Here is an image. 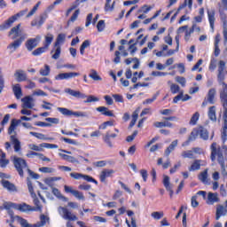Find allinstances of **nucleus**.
Instances as JSON below:
<instances>
[{"instance_id":"obj_1","label":"nucleus","mask_w":227,"mask_h":227,"mask_svg":"<svg viewBox=\"0 0 227 227\" xmlns=\"http://www.w3.org/2000/svg\"><path fill=\"white\" fill-rule=\"evenodd\" d=\"M217 158V162L222 168L223 175L226 174V166L224 165V160L227 159V146L222 145V147L217 146V143H213L211 145V160L212 162L215 161Z\"/></svg>"},{"instance_id":"obj_2","label":"nucleus","mask_w":227,"mask_h":227,"mask_svg":"<svg viewBox=\"0 0 227 227\" xmlns=\"http://www.w3.org/2000/svg\"><path fill=\"white\" fill-rule=\"evenodd\" d=\"M221 89L219 90L220 100L223 107V124L222 129V141L226 143L227 139V84L220 85Z\"/></svg>"},{"instance_id":"obj_3","label":"nucleus","mask_w":227,"mask_h":227,"mask_svg":"<svg viewBox=\"0 0 227 227\" xmlns=\"http://www.w3.org/2000/svg\"><path fill=\"white\" fill-rule=\"evenodd\" d=\"M12 160L16 171H18L20 176L23 178L24 171L29 170V166L27 165V161H26V160L18 156H12Z\"/></svg>"},{"instance_id":"obj_4","label":"nucleus","mask_w":227,"mask_h":227,"mask_svg":"<svg viewBox=\"0 0 227 227\" xmlns=\"http://www.w3.org/2000/svg\"><path fill=\"white\" fill-rule=\"evenodd\" d=\"M65 93H68V95H71V97H74L75 98H87V100H85V104H91V102H98L100 99L93 95L90 96H86V94L82 93L79 90H74L70 88H67L65 89Z\"/></svg>"},{"instance_id":"obj_5","label":"nucleus","mask_w":227,"mask_h":227,"mask_svg":"<svg viewBox=\"0 0 227 227\" xmlns=\"http://www.w3.org/2000/svg\"><path fill=\"white\" fill-rule=\"evenodd\" d=\"M16 219L18 223H20L21 227H43L45 226L47 223H49V216L45 215H41L40 222L36 223L35 224H30L29 223H27V220L20 216H16Z\"/></svg>"},{"instance_id":"obj_6","label":"nucleus","mask_w":227,"mask_h":227,"mask_svg":"<svg viewBox=\"0 0 227 227\" xmlns=\"http://www.w3.org/2000/svg\"><path fill=\"white\" fill-rule=\"evenodd\" d=\"M27 185L28 188V192H30L33 200H34V205L35 206V207H32V212H42V205H40V200L38 198H36V193H35V190L33 188V183H31V179L27 178Z\"/></svg>"},{"instance_id":"obj_7","label":"nucleus","mask_w":227,"mask_h":227,"mask_svg":"<svg viewBox=\"0 0 227 227\" xmlns=\"http://www.w3.org/2000/svg\"><path fill=\"white\" fill-rule=\"evenodd\" d=\"M59 214H60L63 219H66L67 221H77V216L72 214L67 207H59Z\"/></svg>"},{"instance_id":"obj_8","label":"nucleus","mask_w":227,"mask_h":227,"mask_svg":"<svg viewBox=\"0 0 227 227\" xmlns=\"http://www.w3.org/2000/svg\"><path fill=\"white\" fill-rule=\"evenodd\" d=\"M70 176L74 180H81V178H83V180H85L86 182H92V184H95L96 185L98 184V182L95 180L93 177L88 175H83L82 173L72 172L70 173Z\"/></svg>"},{"instance_id":"obj_9","label":"nucleus","mask_w":227,"mask_h":227,"mask_svg":"<svg viewBox=\"0 0 227 227\" xmlns=\"http://www.w3.org/2000/svg\"><path fill=\"white\" fill-rule=\"evenodd\" d=\"M40 40H42V36L37 35L35 38H29L25 43L26 49L31 52L33 49H35V47H38V43H40Z\"/></svg>"},{"instance_id":"obj_10","label":"nucleus","mask_w":227,"mask_h":227,"mask_svg":"<svg viewBox=\"0 0 227 227\" xmlns=\"http://www.w3.org/2000/svg\"><path fill=\"white\" fill-rule=\"evenodd\" d=\"M192 132V136L196 137H198V136H200V139H204L205 141H207V139H208V131L207 130V129L203 128V127H199V128H195L193 129Z\"/></svg>"},{"instance_id":"obj_11","label":"nucleus","mask_w":227,"mask_h":227,"mask_svg":"<svg viewBox=\"0 0 227 227\" xmlns=\"http://www.w3.org/2000/svg\"><path fill=\"white\" fill-rule=\"evenodd\" d=\"M78 75H81V74L74 72L60 73L55 76V81H68V79H74V77H78Z\"/></svg>"},{"instance_id":"obj_12","label":"nucleus","mask_w":227,"mask_h":227,"mask_svg":"<svg viewBox=\"0 0 227 227\" xmlns=\"http://www.w3.org/2000/svg\"><path fill=\"white\" fill-rule=\"evenodd\" d=\"M21 102L22 108L33 109L35 107V98H33V96H26L21 98Z\"/></svg>"},{"instance_id":"obj_13","label":"nucleus","mask_w":227,"mask_h":227,"mask_svg":"<svg viewBox=\"0 0 227 227\" xmlns=\"http://www.w3.org/2000/svg\"><path fill=\"white\" fill-rule=\"evenodd\" d=\"M24 40H26V36H20L19 39H16L14 42L10 43L7 46V49H9V51L12 52H15V51H17V49L22 45V42H24Z\"/></svg>"},{"instance_id":"obj_14","label":"nucleus","mask_w":227,"mask_h":227,"mask_svg":"<svg viewBox=\"0 0 227 227\" xmlns=\"http://www.w3.org/2000/svg\"><path fill=\"white\" fill-rule=\"evenodd\" d=\"M14 77L17 82H24L27 81V74L22 69H18L14 73Z\"/></svg>"},{"instance_id":"obj_15","label":"nucleus","mask_w":227,"mask_h":227,"mask_svg":"<svg viewBox=\"0 0 227 227\" xmlns=\"http://www.w3.org/2000/svg\"><path fill=\"white\" fill-rule=\"evenodd\" d=\"M1 184L2 187H4V189H6V191H8L9 192H17V186H15L13 183L5 179H2Z\"/></svg>"},{"instance_id":"obj_16","label":"nucleus","mask_w":227,"mask_h":227,"mask_svg":"<svg viewBox=\"0 0 227 227\" xmlns=\"http://www.w3.org/2000/svg\"><path fill=\"white\" fill-rule=\"evenodd\" d=\"M114 175V170L111 168H105L101 171L99 175V180L100 182H106V179L113 176Z\"/></svg>"},{"instance_id":"obj_17","label":"nucleus","mask_w":227,"mask_h":227,"mask_svg":"<svg viewBox=\"0 0 227 227\" xmlns=\"http://www.w3.org/2000/svg\"><path fill=\"white\" fill-rule=\"evenodd\" d=\"M9 36H12V40L19 38V36H25L22 35V31L20 30V24H18L16 27H13L11 31L9 32Z\"/></svg>"},{"instance_id":"obj_18","label":"nucleus","mask_w":227,"mask_h":227,"mask_svg":"<svg viewBox=\"0 0 227 227\" xmlns=\"http://www.w3.org/2000/svg\"><path fill=\"white\" fill-rule=\"evenodd\" d=\"M16 17L12 16L7 20H5L2 25H0V31H4L6 29H10L12 26H13V23L16 21Z\"/></svg>"},{"instance_id":"obj_19","label":"nucleus","mask_w":227,"mask_h":227,"mask_svg":"<svg viewBox=\"0 0 227 227\" xmlns=\"http://www.w3.org/2000/svg\"><path fill=\"white\" fill-rule=\"evenodd\" d=\"M206 203L207 205H214V203H219V195L215 192H208L206 199Z\"/></svg>"},{"instance_id":"obj_20","label":"nucleus","mask_w":227,"mask_h":227,"mask_svg":"<svg viewBox=\"0 0 227 227\" xmlns=\"http://www.w3.org/2000/svg\"><path fill=\"white\" fill-rule=\"evenodd\" d=\"M207 19H208L209 26L212 29V33H214V24L215 22V10L214 9L207 10Z\"/></svg>"},{"instance_id":"obj_21","label":"nucleus","mask_w":227,"mask_h":227,"mask_svg":"<svg viewBox=\"0 0 227 227\" xmlns=\"http://www.w3.org/2000/svg\"><path fill=\"white\" fill-rule=\"evenodd\" d=\"M11 143L13 145L14 152L19 153L21 150L20 140L15 135L11 136Z\"/></svg>"},{"instance_id":"obj_22","label":"nucleus","mask_w":227,"mask_h":227,"mask_svg":"<svg viewBox=\"0 0 227 227\" xmlns=\"http://www.w3.org/2000/svg\"><path fill=\"white\" fill-rule=\"evenodd\" d=\"M16 210H19L20 212H33V207L27 203H16Z\"/></svg>"},{"instance_id":"obj_23","label":"nucleus","mask_w":227,"mask_h":227,"mask_svg":"<svg viewBox=\"0 0 227 227\" xmlns=\"http://www.w3.org/2000/svg\"><path fill=\"white\" fill-rule=\"evenodd\" d=\"M96 110L98 111V113H101V114H103L104 116H110V117L114 116V114H113V111H110L109 108L106 106H98L96 108Z\"/></svg>"},{"instance_id":"obj_24","label":"nucleus","mask_w":227,"mask_h":227,"mask_svg":"<svg viewBox=\"0 0 227 227\" xmlns=\"http://www.w3.org/2000/svg\"><path fill=\"white\" fill-rule=\"evenodd\" d=\"M12 91L17 100H20V98L22 97V87H20V84L19 83L14 84L12 86Z\"/></svg>"},{"instance_id":"obj_25","label":"nucleus","mask_w":227,"mask_h":227,"mask_svg":"<svg viewBox=\"0 0 227 227\" xmlns=\"http://www.w3.org/2000/svg\"><path fill=\"white\" fill-rule=\"evenodd\" d=\"M215 93H216V90L215 88H212L208 90L207 96V100L208 104H215Z\"/></svg>"},{"instance_id":"obj_26","label":"nucleus","mask_w":227,"mask_h":227,"mask_svg":"<svg viewBox=\"0 0 227 227\" xmlns=\"http://www.w3.org/2000/svg\"><path fill=\"white\" fill-rule=\"evenodd\" d=\"M226 214H227L226 207H224V206L219 205L216 207V216H215L216 221H219L222 215H226Z\"/></svg>"},{"instance_id":"obj_27","label":"nucleus","mask_w":227,"mask_h":227,"mask_svg":"<svg viewBox=\"0 0 227 227\" xmlns=\"http://www.w3.org/2000/svg\"><path fill=\"white\" fill-rule=\"evenodd\" d=\"M178 146V140H174L172 141V143L169 145V146L167 147V149L165 150V155L167 157H169V155L171 154V152L175 151V148Z\"/></svg>"},{"instance_id":"obj_28","label":"nucleus","mask_w":227,"mask_h":227,"mask_svg":"<svg viewBox=\"0 0 227 227\" xmlns=\"http://www.w3.org/2000/svg\"><path fill=\"white\" fill-rule=\"evenodd\" d=\"M54 41V35L52 34H47L44 37L43 47L49 50L51 43Z\"/></svg>"},{"instance_id":"obj_29","label":"nucleus","mask_w":227,"mask_h":227,"mask_svg":"<svg viewBox=\"0 0 227 227\" xmlns=\"http://www.w3.org/2000/svg\"><path fill=\"white\" fill-rule=\"evenodd\" d=\"M215 111H216L215 106H211L208 109L207 116L209 120H211V121H217V115L215 114Z\"/></svg>"},{"instance_id":"obj_30","label":"nucleus","mask_w":227,"mask_h":227,"mask_svg":"<svg viewBox=\"0 0 227 227\" xmlns=\"http://www.w3.org/2000/svg\"><path fill=\"white\" fill-rule=\"evenodd\" d=\"M153 126L156 127V129H162V127H168L169 129H172L173 123L169 121H156L153 123Z\"/></svg>"},{"instance_id":"obj_31","label":"nucleus","mask_w":227,"mask_h":227,"mask_svg":"<svg viewBox=\"0 0 227 227\" xmlns=\"http://www.w3.org/2000/svg\"><path fill=\"white\" fill-rule=\"evenodd\" d=\"M59 157H62L64 160H67V162H71L72 164H75V162L79 163V160H77V159H75V157L74 156H70L68 154H63V153H59Z\"/></svg>"},{"instance_id":"obj_32","label":"nucleus","mask_w":227,"mask_h":227,"mask_svg":"<svg viewBox=\"0 0 227 227\" xmlns=\"http://www.w3.org/2000/svg\"><path fill=\"white\" fill-rule=\"evenodd\" d=\"M199 180H200L202 184H208V169H205L199 175Z\"/></svg>"},{"instance_id":"obj_33","label":"nucleus","mask_w":227,"mask_h":227,"mask_svg":"<svg viewBox=\"0 0 227 227\" xmlns=\"http://www.w3.org/2000/svg\"><path fill=\"white\" fill-rule=\"evenodd\" d=\"M39 73L43 77H47L51 74V67L47 64L44 65V67L40 69Z\"/></svg>"},{"instance_id":"obj_34","label":"nucleus","mask_w":227,"mask_h":227,"mask_svg":"<svg viewBox=\"0 0 227 227\" xmlns=\"http://www.w3.org/2000/svg\"><path fill=\"white\" fill-rule=\"evenodd\" d=\"M201 168V160H195L192 166L189 168V171H198Z\"/></svg>"},{"instance_id":"obj_35","label":"nucleus","mask_w":227,"mask_h":227,"mask_svg":"<svg viewBox=\"0 0 227 227\" xmlns=\"http://www.w3.org/2000/svg\"><path fill=\"white\" fill-rule=\"evenodd\" d=\"M89 77H90V79H92V81H102V77H100V75H98V73L95 69H90Z\"/></svg>"},{"instance_id":"obj_36","label":"nucleus","mask_w":227,"mask_h":227,"mask_svg":"<svg viewBox=\"0 0 227 227\" xmlns=\"http://www.w3.org/2000/svg\"><path fill=\"white\" fill-rule=\"evenodd\" d=\"M73 196H74V198H76V200H79L80 201H86V197H84V193H82V192L74 190V192H73Z\"/></svg>"},{"instance_id":"obj_37","label":"nucleus","mask_w":227,"mask_h":227,"mask_svg":"<svg viewBox=\"0 0 227 227\" xmlns=\"http://www.w3.org/2000/svg\"><path fill=\"white\" fill-rule=\"evenodd\" d=\"M71 116H74L75 118H88V113L81 111H71Z\"/></svg>"},{"instance_id":"obj_38","label":"nucleus","mask_w":227,"mask_h":227,"mask_svg":"<svg viewBox=\"0 0 227 227\" xmlns=\"http://www.w3.org/2000/svg\"><path fill=\"white\" fill-rule=\"evenodd\" d=\"M182 157L184 159H195L194 153L192 150L184 151L182 153Z\"/></svg>"},{"instance_id":"obj_39","label":"nucleus","mask_w":227,"mask_h":227,"mask_svg":"<svg viewBox=\"0 0 227 227\" xmlns=\"http://www.w3.org/2000/svg\"><path fill=\"white\" fill-rule=\"evenodd\" d=\"M47 51H49L45 46L43 47H39L37 49H35L32 54L33 56H40L42 54H43V52H47Z\"/></svg>"},{"instance_id":"obj_40","label":"nucleus","mask_w":227,"mask_h":227,"mask_svg":"<svg viewBox=\"0 0 227 227\" xmlns=\"http://www.w3.org/2000/svg\"><path fill=\"white\" fill-rule=\"evenodd\" d=\"M57 111H59V113H61L63 116H72V110L68 108L58 107Z\"/></svg>"},{"instance_id":"obj_41","label":"nucleus","mask_w":227,"mask_h":227,"mask_svg":"<svg viewBox=\"0 0 227 227\" xmlns=\"http://www.w3.org/2000/svg\"><path fill=\"white\" fill-rule=\"evenodd\" d=\"M185 6H188L190 10H192V0H185L184 3L178 7L177 12L184 10Z\"/></svg>"},{"instance_id":"obj_42","label":"nucleus","mask_w":227,"mask_h":227,"mask_svg":"<svg viewBox=\"0 0 227 227\" xmlns=\"http://www.w3.org/2000/svg\"><path fill=\"white\" fill-rule=\"evenodd\" d=\"M29 134H30V136L36 137V139H41L43 141H47V139H49L45 137V135H43L42 133L30 131Z\"/></svg>"},{"instance_id":"obj_43","label":"nucleus","mask_w":227,"mask_h":227,"mask_svg":"<svg viewBox=\"0 0 227 227\" xmlns=\"http://www.w3.org/2000/svg\"><path fill=\"white\" fill-rule=\"evenodd\" d=\"M28 148L29 150H33V152H43V146H42V144L40 145L29 144Z\"/></svg>"},{"instance_id":"obj_44","label":"nucleus","mask_w":227,"mask_h":227,"mask_svg":"<svg viewBox=\"0 0 227 227\" xmlns=\"http://www.w3.org/2000/svg\"><path fill=\"white\" fill-rule=\"evenodd\" d=\"M90 43L89 40H85L80 47V54L84 56V51L90 47Z\"/></svg>"},{"instance_id":"obj_45","label":"nucleus","mask_w":227,"mask_h":227,"mask_svg":"<svg viewBox=\"0 0 227 227\" xmlns=\"http://www.w3.org/2000/svg\"><path fill=\"white\" fill-rule=\"evenodd\" d=\"M65 38H67V35L65 34H59L55 42V47H59V44L65 42Z\"/></svg>"},{"instance_id":"obj_46","label":"nucleus","mask_w":227,"mask_h":227,"mask_svg":"<svg viewBox=\"0 0 227 227\" xmlns=\"http://www.w3.org/2000/svg\"><path fill=\"white\" fill-rule=\"evenodd\" d=\"M17 124L15 123V121L12 120L11 121V124L10 127L8 129V134L9 136H12V134H13V132H15V130L17 129Z\"/></svg>"},{"instance_id":"obj_47","label":"nucleus","mask_w":227,"mask_h":227,"mask_svg":"<svg viewBox=\"0 0 227 227\" xmlns=\"http://www.w3.org/2000/svg\"><path fill=\"white\" fill-rule=\"evenodd\" d=\"M198 120H200V113L196 112L190 120V125H196V123H198Z\"/></svg>"},{"instance_id":"obj_48","label":"nucleus","mask_w":227,"mask_h":227,"mask_svg":"<svg viewBox=\"0 0 227 227\" xmlns=\"http://www.w3.org/2000/svg\"><path fill=\"white\" fill-rule=\"evenodd\" d=\"M163 185L166 190L173 187V184L169 182V176H163Z\"/></svg>"},{"instance_id":"obj_49","label":"nucleus","mask_w":227,"mask_h":227,"mask_svg":"<svg viewBox=\"0 0 227 227\" xmlns=\"http://www.w3.org/2000/svg\"><path fill=\"white\" fill-rule=\"evenodd\" d=\"M151 216L153 217V219H156V221H159L160 219H162V217H164V213L155 211L151 214Z\"/></svg>"},{"instance_id":"obj_50","label":"nucleus","mask_w":227,"mask_h":227,"mask_svg":"<svg viewBox=\"0 0 227 227\" xmlns=\"http://www.w3.org/2000/svg\"><path fill=\"white\" fill-rule=\"evenodd\" d=\"M224 70H226V62L220 60L218 64V74H224Z\"/></svg>"},{"instance_id":"obj_51","label":"nucleus","mask_w":227,"mask_h":227,"mask_svg":"<svg viewBox=\"0 0 227 227\" xmlns=\"http://www.w3.org/2000/svg\"><path fill=\"white\" fill-rule=\"evenodd\" d=\"M170 91L173 95H176V93H180V86H178L177 84L176 83H172L170 85Z\"/></svg>"},{"instance_id":"obj_52","label":"nucleus","mask_w":227,"mask_h":227,"mask_svg":"<svg viewBox=\"0 0 227 227\" xmlns=\"http://www.w3.org/2000/svg\"><path fill=\"white\" fill-rule=\"evenodd\" d=\"M176 82L181 84L183 88H185V84H187V80L184 76H176Z\"/></svg>"},{"instance_id":"obj_53","label":"nucleus","mask_w":227,"mask_h":227,"mask_svg":"<svg viewBox=\"0 0 227 227\" xmlns=\"http://www.w3.org/2000/svg\"><path fill=\"white\" fill-rule=\"evenodd\" d=\"M219 14H220V19L223 22V26H227V16L226 13H224V12L223 10H219Z\"/></svg>"},{"instance_id":"obj_54","label":"nucleus","mask_w":227,"mask_h":227,"mask_svg":"<svg viewBox=\"0 0 227 227\" xmlns=\"http://www.w3.org/2000/svg\"><path fill=\"white\" fill-rule=\"evenodd\" d=\"M217 81L219 86H224V84H226V82H224V73H218Z\"/></svg>"},{"instance_id":"obj_55","label":"nucleus","mask_w":227,"mask_h":227,"mask_svg":"<svg viewBox=\"0 0 227 227\" xmlns=\"http://www.w3.org/2000/svg\"><path fill=\"white\" fill-rule=\"evenodd\" d=\"M17 203L13 202H4V208L5 210H10L11 208H14L16 210Z\"/></svg>"},{"instance_id":"obj_56","label":"nucleus","mask_w":227,"mask_h":227,"mask_svg":"<svg viewBox=\"0 0 227 227\" xmlns=\"http://www.w3.org/2000/svg\"><path fill=\"white\" fill-rule=\"evenodd\" d=\"M57 47L55 50V53L51 56L52 59H59V56H61V46Z\"/></svg>"},{"instance_id":"obj_57","label":"nucleus","mask_w":227,"mask_h":227,"mask_svg":"<svg viewBox=\"0 0 227 227\" xmlns=\"http://www.w3.org/2000/svg\"><path fill=\"white\" fill-rule=\"evenodd\" d=\"M41 173H55L56 169L50 168V167H42L39 168Z\"/></svg>"},{"instance_id":"obj_58","label":"nucleus","mask_w":227,"mask_h":227,"mask_svg":"<svg viewBox=\"0 0 227 227\" xmlns=\"http://www.w3.org/2000/svg\"><path fill=\"white\" fill-rule=\"evenodd\" d=\"M97 28L99 33H102V31H104V29H106V22L102 20H99L98 22Z\"/></svg>"},{"instance_id":"obj_59","label":"nucleus","mask_w":227,"mask_h":227,"mask_svg":"<svg viewBox=\"0 0 227 227\" xmlns=\"http://www.w3.org/2000/svg\"><path fill=\"white\" fill-rule=\"evenodd\" d=\"M195 140H196V137H194V135H192V131L190 137H188V140L184 142L182 144V146H189V145H191V141H195Z\"/></svg>"},{"instance_id":"obj_60","label":"nucleus","mask_w":227,"mask_h":227,"mask_svg":"<svg viewBox=\"0 0 227 227\" xmlns=\"http://www.w3.org/2000/svg\"><path fill=\"white\" fill-rule=\"evenodd\" d=\"M93 166L96 168H106L107 166V160H99L93 162Z\"/></svg>"},{"instance_id":"obj_61","label":"nucleus","mask_w":227,"mask_h":227,"mask_svg":"<svg viewBox=\"0 0 227 227\" xmlns=\"http://www.w3.org/2000/svg\"><path fill=\"white\" fill-rule=\"evenodd\" d=\"M46 121L49 123L53 124V125H59V118H52V117H48L45 119Z\"/></svg>"},{"instance_id":"obj_62","label":"nucleus","mask_w":227,"mask_h":227,"mask_svg":"<svg viewBox=\"0 0 227 227\" xmlns=\"http://www.w3.org/2000/svg\"><path fill=\"white\" fill-rule=\"evenodd\" d=\"M41 146H43V148H48L50 150L59 148L58 145H56V144H48V143H43Z\"/></svg>"},{"instance_id":"obj_63","label":"nucleus","mask_w":227,"mask_h":227,"mask_svg":"<svg viewBox=\"0 0 227 227\" xmlns=\"http://www.w3.org/2000/svg\"><path fill=\"white\" fill-rule=\"evenodd\" d=\"M103 141H105L106 145H107L109 148H113V142H111V137L108 133L104 137Z\"/></svg>"},{"instance_id":"obj_64","label":"nucleus","mask_w":227,"mask_h":227,"mask_svg":"<svg viewBox=\"0 0 227 227\" xmlns=\"http://www.w3.org/2000/svg\"><path fill=\"white\" fill-rule=\"evenodd\" d=\"M60 139L61 141H64V143H67V145H77V141L72 138H67L62 137Z\"/></svg>"}]
</instances>
